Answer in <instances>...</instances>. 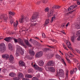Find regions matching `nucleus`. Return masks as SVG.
I'll list each match as a JSON object with an SVG mask.
<instances>
[{
	"label": "nucleus",
	"instance_id": "obj_1",
	"mask_svg": "<svg viewBox=\"0 0 80 80\" xmlns=\"http://www.w3.org/2000/svg\"><path fill=\"white\" fill-rule=\"evenodd\" d=\"M39 15L38 13H34L32 15V18L30 19V22H36V21H37V18H38Z\"/></svg>",
	"mask_w": 80,
	"mask_h": 80
},
{
	"label": "nucleus",
	"instance_id": "obj_2",
	"mask_svg": "<svg viewBox=\"0 0 80 80\" xmlns=\"http://www.w3.org/2000/svg\"><path fill=\"white\" fill-rule=\"evenodd\" d=\"M60 8V7L58 6H54L52 9H51L50 12H48V17H50L51 15H52L53 14V13L54 12V10H53V8H55V9H57L58 8Z\"/></svg>",
	"mask_w": 80,
	"mask_h": 80
},
{
	"label": "nucleus",
	"instance_id": "obj_3",
	"mask_svg": "<svg viewBox=\"0 0 80 80\" xmlns=\"http://www.w3.org/2000/svg\"><path fill=\"white\" fill-rule=\"evenodd\" d=\"M18 47V49L16 50V55L17 56H18L19 55V53H20L21 54V55H23V51L22 50V47L19 46L18 45H17Z\"/></svg>",
	"mask_w": 80,
	"mask_h": 80
},
{
	"label": "nucleus",
	"instance_id": "obj_4",
	"mask_svg": "<svg viewBox=\"0 0 80 80\" xmlns=\"http://www.w3.org/2000/svg\"><path fill=\"white\" fill-rule=\"evenodd\" d=\"M14 15H15L14 12H9V16L10 20V23L11 24H13V19L12 18V16H13Z\"/></svg>",
	"mask_w": 80,
	"mask_h": 80
},
{
	"label": "nucleus",
	"instance_id": "obj_5",
	"mask_svg": "<svg viewBox=\"0 0 80 80\" xmlns=\"http://www.w3.org/2000/svg\"><path fill=\"white\" fill-rule=\"evenodd\" d=\"M6 48L5 45L4 43H2L0 44V52L3 53L5 51Z\"/></svg>",
	"mask_w": 80,
	"mask_h": 80
},
{
	"label": "nucleus",
	"instance_id": "obj_6",
	"mask_svg": "<svg viewBox=\"0 0 80 80\" xmlns=\"http://www.w3.org/2000/svg\"><path fill=\"white\" fill-rule=\"evenodd\" d=\"M5 17V15L4 14H2V16H0V21H1L3 19V20H4V22H7V20H8V17Z\"/></svg>",
	"mask_w": 80,
	"mask_h": 80
},
{
	"label": "nucleus",
	"instance_id": "obj_7",
	"mask_svg": "<svg viewBox=\"0 0 80 80\" xmlns=\"http://www.w3.org/2000/svg\"><path fill=\"white\" fill-rule=\"evenodd\" d=\"M28 20V18L24 17H22L19 19V22L20 23H23V22H25V21H27Z\"/></svg>",
	"mask_w": 80,
	"mask_h": 80
},
{
	"label": "nucleus",
	"instance_id": "obj_8",
	"mask_svg": "<svg viewBox=\"0 0 80 80\" xmlns=\"http://www.w3.org/2000/svg\"><path fill=\"white\" fill-rule=\"evenodd\" d=\"M32 66L34 67L35 68L36 70H38L40 72H42V71L43 70V68H42L39 67L37 65L36 66L35 64H34Z\"/></svg>",
	"mask_w": 80,
	"mask_h": 80
},
{
	"label": "nucleus",
	"instance_id": "obj_9",
	"mask_svg": "<svg viewBox=\"0 0 80 80\" xmlns=\"http://www.w3.org/2000/svg\"><path fill=\"white\" fill-rule=\"evenodd\" d=\"M18 43L20 45H22V46H25V45L24 42H23V40L20 38L18 39Z\"/></svg>",
	"mask_w": 80,
	"mask_h": 80
},
{
	"label": "nucleus",
	"instance_id": "obj_10",
	"mask_svg": "<svg viewBox=\"0 0 80 80\" xmlns=\"http://www.w3.org/2000/svg\"><path fill=\"white\" fill-rule=\"evenodd\" d=\"M2 58H5V59H6V60H8V59L9 58V57H10V56L6 54L2 55Z\"/></svg>",
	"mask_w": 80,
	"mask_h": 80
},
{
	"label": "nucleus",
	"instance_id": "obj_11",
	"mask_svg": "<svg viewBox=\"0 0 80 80\" xmlns=\"http://www.w3.org/2000/svg\"><path fill=\"white\" fill-rule=\"evenodd\" d=\"M42 55L43 53H42V52H40L36 53V57H42Z\"/></svg>",
	"mask_w": 80,
	"mask_h": 80
},
{
	"label": "nucleus",
	"instance_id": "obj_12",
	"mask_svg": "<svg viewBox=\"0 0 80 80\" xmlns=\"http://www.w3.org/2000/svg\"><path fill=\"white\" fill-rule=\"evenodd\" d=\"M54 62L53 61H51L48 62L47 64V66H53Z\"/></svg>",
	"mask_w": 80,
	"mask_h": 80
},
{
	"label": "nucleus",
	"instance_id": "obj_13",
	"mask_svg": "<svg viewBox=\"0 0 80 80\" xmlns=\"http://www.w3.org/2000/svg\"><path fill=\"white\" fill-rule=\"evenodd\" d=\"M48 70L52 72H55V68L53 67H49L48 68Z\"/></svg>",
	"mask_w": 80,
	"mask_h": 80
},
{
	"label": "nucleus",
	"instance_id": "obj_14",
	"mask_svg": "<svg viewBox=\"0 0 80 80\" xmlns=\"http://www.w3.org/2000/svg\"><path fill=\"white\" fill-rule=\"evenodd\" d=\"M12 39H13V37H8L4 39V40L6 42H9L11 40H12Z\"/></svg>",
	"mask_w": 80,
	"mask_h": 80
},
{
	"label": "nucleus",
	"instance_id": "obj_15",
	"mask_svg": "<svg viewBox=\"0 0 80 80\" xmlns=\"http://www.w3.org/2000/svg\"><path fill=\"white\" fill-rule=\"evenodd\" d=\"M65 55L66 57V58L68 57H73V55L71 53V52H69L68 54L67 53H65Z\"/></svg>",
	"mask_w": 80,
	"mask_h": 80
},
{
	"label": "nucleus",
	"instance_id": "obj_16",
	"mask_svg": "<svg viewBox=\"0 0 80 80\" xmlns=\"http://www.w3.org/2000/svg\"><path fill=\"white\" fill-rule=\"evenodd\" d=\"M25 43H26V45H28V46H29V47H32V45L30 43H29V42L27 40H26L25 41Z\"/></svg>",
	"mask_w": 80,
	"mask_h": 80
},
{
	"label": "nucleus",
	"instance_id": "obj_17",
	"mask_svg": "<svg viewBox=\"0 0 80 80\" xmlns=\"http://www.w3.org/2000/svg\"><path fill=\"white\" fill-rule=\"evenodd\" d=\"M77 68H75V69H74L73 70L71 71L70 72V73L71 75H72V74H74L75 73V71H77Z\"/></svg>",
	"mask_w": 80,
	"mask_h": 80
},
{
	"label": "nucleus",
	"instance_id": "obj_18",
	"mask_svg": "<svg viewBox=\"0 0 80 80\" xmlns=\"http://www.w3.org/2000/svg\"><path fill=\"white\" fill-rule=\"evenodd\" d=\"M18 24V21L17 20L16 21V22H14L13 23V26L14 28H16L17 27V26Z\"/></svg>",
	"mask_w": 80,
	"mask_h": 80
},
{
	"label": "nucleus",
	"instance_id": "obj_19",
	"mask_svg": "<svg viewBox=\"0 0 80 80\" xmlns=\"http://www.w3.org/2000/svg\"><path fill=\"white\" fill-rule=\"evenodd\" d=\"M29 52L31 55H35V52H34V51H33V50L32 49L29 50Z\"/></svg>",
	"mask_w": 80,
	"mask_h": 80
},
{
	"label": "nucleus",
	"instance_id": "obj_20",
	"mask_svg": "<svg viewBox=\"0 0 80 80\" xmlns=\"http://www.w3.org/2000/svg\"><path fill=\"white\" fill-rule=\"evenodd\" d=\"M67 45L68 48L70 49H71V46H70V45H71V44L70 43V42H69L68 41H67Z\"/></svg>",
	"mask_w": 80,
	"mask_h": 80
},
{
	"label": "nucleus",
	"instance_id": "obj_21",
	"mask_svg": "<svg viewBox=\"0 0 80 80\" xmlns=\"http://www.w3.org/2000/svg\"><path fill=\"white\" fill-rule=\"evenodd\" d=\"M20 66H24L25 65V63L22 61H21L19 62Z\"/></svg>",
	"mask_w": 80,
	"mask_h": 80
},
{
	"label": "nucleus",
	"instance_id": "obj_22",
	"mask_svg": "<svg viewBox=\"0 0 80 80\" xmlns=\"http://www.w3.org/2000/svg\"><path fill=\"white\" fill-rule=\"evenodd\" d=\"M9 76L11 77H14L16 76V74L13 72H11L9 74Z\"/></svg>",
	"mask_w": 80,
	"mask_h": 80
},
{
	"label": "nucleus",
	"instance_id": "obj_23",
	"mask_svg": "<svg viewBox=\"0 0 80 80\" xmlns=\"http://www.w3.org/2000/svg\"><path fill=\"white\" fill-rule=\"evenodd\" d=\"M38 65L39 66H43L44 65V62L42 60L40 61L39 62Z\"/></svg>",
	"mask_w": 80,
	"mask_h": 80
},
{
	"label": "nucleus",
	"instance_id": "obj_24",
	"mask_svg": "<svg viewBox=\"0 0 80 80\" xmlns=\"http://www.w3.org/2000/svg\"><path fill=\"white\" fill-rule=\"evenodd\" d=\"M75 6H71L68 9V11H70V10H72L74 8H75Z\"/></svg>",
	"mask_w": 80,
	"mask_h": 80
},
{
	"label": "nucleus",
	"instance_id": "obj_25",
	"mask_svg": "<svg viewBox=\"0 0 80 80\" xmlns=\"http://www.w3.org/2000/svg\"><path fill=\"white\" fill-rule=\"evenodd\" d=\"M14 58L12 55H10V58L9 59V60L10 62H12Z\"/></svg>",
	"mask_w": 80,
	"mask_h": 80
},
{
	"label": "nucleus",
	"instance_id": "obj_26",
	"mask_svg": "<svg viewBox=\"0 0 80 80\" xmlns=\"http://www.w3.org/2000/svg\"><path fill=\"white\" fill-rule=\"evenodd\" d=\"M75 27L78 29H80V22L78 23L77 25H75Z\"/></svg>",
	"mask_w": 80,
	"mask_h": 80
},
{
	"label": "nucleus",
	"instance_id": "obj_27",
	"mask_svg": "<svg viewBox=\"0 0 80 80\" xmlns=\"http://www.w3.org/2000/svg\"><path fill=\"white\" fill-rule=\"evenodd\" d=\"M25 77L26 78H32V76L30 74H26Z\"/></svg>",
	"mask_w": 80,
	"mask_h": 80
},
{
	"label": "nucleus",
	"instance_id": "obj_28",
	"mask_svg": "<svg viewBox=\"0 0 80 80\" xmlns=\"http://www.w3.org/2000/svg\"><path fill=\"white\" fill-rule=\"evenodd\" d=\"M18 76L19 78H20L21 77H23V74H22V73L19 72Z\"/></svg>",
	"mask_w": 80,
	"mask_h": 80
},
{
	"label": "nucleus",
	"instance_id": "obj_29",
	"mask_svg": "<svg viewBox=\"0 0 80 80\" xmlns=\"http://www.w3.org/2000/svg\"><path fill=\"white\" fill-rule=\"evenodd\" d=\"M66 78H68V70H67L66 71Z\"/></svg>",
	"mask_w": 80,
	"mask_h": 80
},
{
	"label": "nucleus",
	"instance_id": "obj_30",
	"mask_svg": "<svg viewBox=\"0 0 80 80\" xmlns=\"http://www.w3.org/2000/svg\"><path fill=\"white\" fill-rule=\"evenodd\" d=\"M8 48L9 50H12V44L9 43L8 44Z\"/></svg>",
	"mask_w": 80,
	"mask_h": 80
},
{
	"label": "nucleus",
	"instance_id": "obj_31",
	"mask_svg": "<svg viewBox=\"0 0 80 80\" xmlns=\"http://www.w3.org/2000/svg\"><path fill=\"white\" fill-rule=\"evenodd\" d=\"M49 23V19H47L44 24L45 25H47Z\"/></svg>",
	"mask_w": 80,
	"mask_h": 80
},
{
	"label": "nucleus",
	"instance_id": "obj_32",
	"mask_svg": "<svg viewBox=\"0 0 80 80\" xmlns=\"http://www.w3.org/2000/svg\"><path fill=\"white\" fill-rule=\"evenodd\" d=\"M56 58H57L58 59H59L60 60L61 58V56L58 54H56Z\"/></svg>",
	"mask_w": 80,
	"mask_h": 80
},
{
	"label": "nucleus",
	"instance_id": "obj_33",
	"mask_svg": "<svg viewBox=\"0 0 80 80\" xmlns=\"http://www.w3.org/2000/svg\"><path fill=\"white\" fill-rule=\"evenodd\" d=\"M58 73L59 74H60V73H63V71L62 69H59Z\"/></svg>",
	"mask_w": 80,
	"mask_h": 80
},
{
	"label": "nucleus",
	"instance_id": "obj_34",
	"mask_svg": "<svg viewBox=\"0 0 80 80\" xmlns=\"http://www.w3.org/2000/svg\"><path fill=\"white\" fill-rule=\"evenodd\" d=\"M71 40L73 42H75V37L74 36H72L71 37Z\"/></svg>",
	"mask_w": 80,
	"mask_h": 80
},
{
	"label": "nucleus",
	"instance_id": "obj_35",
	"mask_svg": "<svg viewBox=\"0 0 80 80\" xmlns=\"http://www.w3.org/2000/svg\"><path fill=\"white\" fill-rule=\"evenodd\" d=\"M56 17L55 16H54L53 17H52L51 19V23H52L53 22V20H55Z\"/></svg>",
	"mask_w": 80,
	"mask_h": 80
},
{
	"label": "nucleus",
	"instance_id": "obj_36",
	"mask_svg": "<svg viewBox=\"0 0 80 80\" xmlns=\"http://www.w3.org/2000/svg\"><path fill=\"white\" fill-rule=\"evenodd\" d=\"M33 69H30L28 70V72L29 73H31L32 72H33Z\"/></svg>",
	"mask_w": 80,
	"mask_h": 80
},
{
	"label": "nucleus",
	"instance_id": "obj_37",
	"mask_svg": "<svg viewBox=\"0 0 80 80\" xmlns=\"http://www.w3.org/2000/svg\"><path fill=\"white\" fill-rule=\"evenodd\" d=\"M37 25V23H32L31 24L30 26L32 27H34V26H35V25Z\"/></svg>",
	"mask_w": 80,
	"mask_h": 80
},
{
	"label": "nucleus",
	"instance_id": "obj_38",
	"mask_svg": "<svg viewBox=\"0 0 80 80\" xmlns=\"http://www.w3.org/2000/svg\"><path fill=\"white\" fill-rule=\"evenodd\" d=\"M12 39H13L15 43H18V39H17L13 38Z\"/></svg>",
	"mask_w": 80,
	"mask_h": 80
},
{
	"label": "nucleus",
	"instance_id": "obj_39",
	"mask_svg": "<svg viewBox=\"0 0 80 80\" xmlns=\"http://www.w3.org/2000/svg\"><path fill=\"white\" fill-rule=\"evenodd\" d=\"M62 63H63V64L64 65H65V66H66V63L64 61V60H63V59H62Z\"/></svg>",
	"mask_w": 80,
	"mask_h": 80
},
{
	"label": "nucleus",
	"instance_id": "obj_40",
	"mask_svg": "<svg viewBox=\"0 0 80 80\" xmlns=\"http://www.w3.org/2000/svg\"><path fill=\"white\" fill-rule=\"evenodd\" d=\"M62 45L64 49H65V50H68V49H67V46L65 45V44H63Z\"/></svg>",
	"mask_w": 80,
	"mask_h": 80
},
{
	"label": "nucleus",
	"instance_id": "obj_41",
	"mask_svg": "<svg viewBox=\"0 0 80 80\" xmlns=\"http://www.w3.org/2000/svg\"><path fill=\"white\" fill-rule=\"evenodd\" d=\"M32 79V80H39L38 78L37 77H33Z\"/></svg>",
	"mask_w": 80,
	"mask_h": 80
},
{
	"label": "nucleus",
	"instance_id": "obj_42",
	"mask_svg": "<svg viewBox=\"0 0 80 80\" xmlns=\"http://www.w3.org/2000/svg\"><path fill=\"white\" fill-rule=\"evenodd\" d=\"M66 58L67 60L68 63H71V61H70V60H69V59L67 58Z\"/></svg>",
	"mask_w": 80,
	"mask_h": 80
},
{
	"label": "nucleus",
	"instance_id": "obj_43",
	"mask_svg": "<svg viewBox=\"0 0 80 80\" xmlns=\"http://www.w3.org/2000/svg\"><path fill=\"white\" fill-rule=\"evenodd\" d=\"M49 8H46L45 9V11L46 12H48V11H49Z\"/></svg>",
	"mask_w": 80,
	"mask_h": 80
},
{
	"label": "nucleus",
	"instance_id": "obj_44",
	"mask_svg": "<svg viewBox=\"0 0 80 80\" xmlns=\"http://www.w3.org/2000/svg\"><path fill=\"white\" fill-rule=\"evenodd\" d=\"M73 60L74 62H75V63H77V62H78V60L75 58H73Z\"/></svg>",
	"mask_w": 80,
	"mask_h": 80
},
{
	"label": "nucleus",
	"instance_id": "obj_45",
	"mask_svg": "<svg viewBox=\"0 0 80 80\" xmlns=\"http://www.w3.org/2000/svg\"><path fill=\"white\" fill-rule=\"evenodd\" d=\"M77 67L78 68L79 70L80 71V64L79 63H78L77 64Z\"/></svg>",
	"mask_w": 80,
	"mask_h": 80
},
{
	"label": "nucleus",
	"instance_id": "obj_46",
	"mask_svg": "<svg viewBox=\"0 0 80 80\" xmlns=\"http://www.w3.org/2000/svg\"><path fill=\"white\" fill-rule=\"evenodd\" d=\"M14 80H19L20 79V78L19 77H18H18H15L13 78Z\"/></svg>",
	"mask_w": 80,
	"mask_h": 80
},
{
	"label": "nucleus",
	"instance_id": "obj_47",
	"mask_svg": "<svg viewBox=\"0 0 80 80\" xmlns=\"http://www.w3.org/2000/svg\"><path fill=\"white\" fill-rule=\"evenodd\" d=\"M42 37L43 38H45V33H42Z\"/></svg>",
	"mask_w": 80,
	"mask_h": 80
},
{
	"label": "nucleus",
	"instance_id": "obj_48",
	"mask_svg": "<svg viewBox=\"0 0 80 80\" xmlns=\"http://www.w3.org/2000/svg\"><path fill=\"white\" fill-rule=\"evenodd\" d=\"M70 25V22H68L67 23L66 25V27H67L68 26V25Z\"/></svg>",
	"mask_w": 80,
	"mask_h": 80
},
{
	"label": "nucleus",
	"instance_id": "obj_49",
	"mask_svg": "<svg viewBox=\"0 0 80 80\" xmlns=\"http://www.w3.org/2000/svg\"><path fill=\"white\" fill-rule=\"evenodd\" d=\"M36 77H38V78H39L40 77V74L39 73L38 74H37L36 75Z\"/></svg>",
	"mask_w": 80,
	"mask_h": 80
},
{
	"label": "nucleus",
	"instance_id": "obj_50",
	"mask_svg": "<svg viewBox=\"0 0 80 80\" xmlns=\"http://www.w3.org/2000/svg\"><path fill=\"white\" fill-rule=\"evenodd\" d=\"M77 40L80 41V35L77 38Z\"/></svg>",
	"mask_w": 80,
	"mask_h": 80
},
{
	"label": "nucleus",
	"instance_id": "obj_51",
	"mask_svg": "<svg viewBox=\"0 0 80 80\" xmlns=\"http://www.w3.org/2000/svg\"><path fill=\"white\" fill-rule=\"evenodd\" d=\"M65 23H64L62 24L61 25V27H65Z\"/></svg>",
	"mask_w": 80,
	"mask_h": 80
},
{
	"label": "nucleus",
	"instance_id": "obj_52",
	"mask_svg": "<svg viewBox=\"0 0 80 80\" xmlns=\"http://www.w3.org/2000/svg\"><path fill=\"white\" fill-rule=\"evenodd\" d=\"M50 50V49L48 48H46L45 49V50H46V51H48V50Z\"/></svg>",
	"mask_w": 80,
	"mask_h": 80
},
{
	"label": "nucleus",
	"instance_id": "obj_53",
	"mask_svg": "<svg viewBox=\"0 0 80 80\" xmlns=\"http://www.w3.org/2000/svg\"><path fill=\"white\" fill-rule=\"evenodd\" d=\"M61 32L62 33H63V34H65V31H61Z\"/></svg>",
	"mask_w": 80,
	"mask_h": 80
},
{
	"label": "nucleus",
	"instance_id": "obj_54",
	"mask_svg": "<svg viewBox=\"0 0 80 80\" xmlns=\"http://www.w3.org/2000/svg\"><path fill=\"white\" fill-rule=\"evenodd\" d=\"M25 28H24V27H22V30H23V31L25 30Z\"/></svg>",
	"mask_w": 80,
	"mask_h": 80
},
{
	"label": "nucleus",
	"instance_id": "obj_55",
	"mask_svg": "<svg viewBox=\"0 0 80 80\" xmlns=\"http://www.w3.org/2000/svg\"><path fill=\"white\" fill-rule=\"evenodd\" d=\"M34 39H30V40H29V42H32V41H34Z\"/></svg>",
	"mask_w": 80,
	"mask_h": 80
},
{
	"label": "nucleus",
	"instance_id": "obj_56",
	"mask_svg": "<svg viewBox=\"0 0 80 80\" xmlns=\"http://www.w3.org/2000/svg\"><path fill=\"white\" fill-rule=\"evenodd\" d=\"M51 40H52V42H55V40L53 39H51Z\"/></svg>",
	"mask_w": 80,
	"mask_h": 80
},
{
	"label": "nucleus",
	"instance_id": "obj_57",
	"mask_svg": "<svg viewBox=\"0 0 80 80\" xmlns=\"http://www.w3.org/2000/svg\"><path fill=\"white\" fill-rule=\"evenodd\" d=\"M47 47H50V48H53V47H51L50 46H48V45H47Z\"/></svg>",
	"mask_w": 80,
	"mask_h": 80
},
{
	"label": "nucleus",
	"instance_id": "obj_58",
	"mask_svg": "<svg viewBox=\"0 0 80 80\" xmlns=\"http://www.w3.org/2000/svg\"><path fill=\"white\" fill-rule=\"evenodd\" d=\"M43 3H47V1H45V0H43Z\"/></svg>",
	"mask_w": 80,
	"mask_h": 80
},
{
	"label": "nucleus",
	"instance_id": "obj_59",
	"mask_svg": "<svg viewBox=\"0 0 80 80\" xmlns=\"http://www.w3.org/2000/svg\"><path fill=\"white\" fill-rule=\"evenodd\" d=\"M78 34H80V30L78 31Z\"/></svg>",
	"mask_w": 80,
	"mask_h": 80
},
{
	"label": "nucleus",
	"instance_id": "obj_60",
	"mask_svg": "<svg viewBox=\"0 0 80 80\" xmlns=\"http://www.w3.org/2000/svg\"><path fill=\"white\" fill-rule=\"evenodd\" d=\"M35 38H36V39H38V40H40V38H39L37 37H36Z\"/></svg>",
	"mask_w": 80,
	"mask_h": 80
},
{
	"label": "nucleus",
	"instance_id": "obj_61",
	"mask_svg": "<svg viewBox=\"0 0 80 80\" xmlns=\"http://www.w3.org/2000/svg\"><path fill=\"white\" fill-rule=\"evenodd\" d=\"M77 4L78 5H80V2H78V3H77Z\"/></svg>",
	"mask_w": 80,
	"mask_h": 80
},
{
	"label": "nucleus",
	"instance_id": "obj_62",
	"mask_svg": "<svg viewBox=\"0 0 80 80\" xmlns=\"http://www.w3.org/2000/svg\"><path fill=\"white\" fill-rule=\"evenodd\" d=\"M78 21H79V22H80V18H79L78 19Z\"/></svg>",
	"mask_w": 80,
	"mask_h": 80
},
{
	"label": "nucleus",
	"instance_id": "obj_63",
	"mask_svg": "<svg viewBox=\"0 0 80 80\" xmlns=\"http://www.w3.org/2000/svg\"><path fill=\"white\" fill-rule=\"evenodd\" d=\"M39 3V2H37L36 4L37 5H38Z\"/></svg>",
	"mask_w": 80,
	"mask_h": 80
},
{
	"label": "nucleus",
	"instance_id": "obj_64",
	"mask_svg": "<svg viewBox=\"0 0 80 80\" xmlns=\"http://www.w3.org/2000/svg\"><path fill=\"white\" fill-rule=\"evenodd\" d=\"M77 6H78L77 5H75V8H76V7H77Z\"/></svg>",
	"mask_w": 80,
	"mask_h": 80
}]
</instances>
